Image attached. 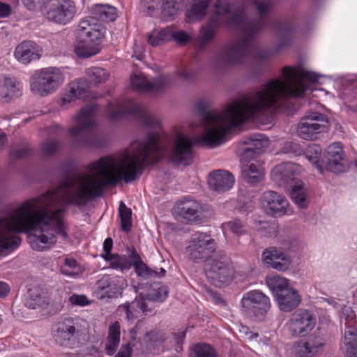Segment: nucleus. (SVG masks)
<instances>
[{
    "instance_id": "obj_30",
    "label": "nucleus",
    "mask_w": 357,
    "mask_h": 357,
    "mask_svg": "<svg viewBox=\"0 0 357 357\" xmlns=\"http://www.w3.org/2000/svg\"><path fill=\"white\" fill-rule=\"evenodd\" d=\"M291 190L290 197L294 204L301 208H307L310 199L308 189L301 180H296L290 185Z\"/></svg>"
},
{
    "instance_id": "obj_21",
    "label": "nucleus",
    "mask_w": 357,
    "mask_h": 357,
    "mask_svg": "<svg viewBox=\"0 0 357 357\" xmlns=\"http://www.w3.org/2000/svg\"><path fill=\"white\" fill-rule=\"evenodd\" d=\"M241 160L242 177L245 182L254 185L262 181L264 169L257 160L252 158L249 160L248 158L242 156Z\"/></svg>"
},
{
    "instance_id": "obj_54",
    "label": "nucleus",
    "mask_w": 357,
    "mask_h": 357,
    "mask_svg": "<svg viewBox=\"0 0 357 357\" xmlns=\"http://www.w3.org/2000/svg\"><path fill=\"white\" fill-rule=\"evenodd\" d=\"M11 13V7L9 4L0 1V18L8 17Z\"/></svg>"
},
{
    "instance_id": "obj_20",
    "label": "nucleus",
    "mask_w": 357,
    "mask_h": 357,
    "mask_svg": "<svg viewBox=\"0 0 357 357\" xmlns=\"http://www.w3.org/2000/svg\"><path fill=\"white\" fill-rule=\"evenodd\" d=\"M326 157L328 170L333 173H342L346 171L347 166L340 143L335 142L329 145L326 149Z\"/></svg>"
},
{
    "instance_id": "obj_19",
    "label": "nucleus",
    "mask_w": 357,
    "mask_h": 357,
    "mask_svg": "<svg viewBox=\"0 0 357 357\" xmlns=\"http://www.w3.org/2000/svg\"><path fill=\"white\" fill-rule=\"evenodd\" d=\"M144 114L142 106L134 105L130 100H120L108 104L106 116L110 120H116L127 114Z\"/></svg>"
},
{
    "instance_id": "obj_52",
    "label": "nucleus",
    "mask_w": 357,
    "mask_h": 357,
    "mask_svg": "<svg viewBox=\"0 0 357 357\" xmlns=\"http://www.w3.org/2000/svg\"><path fill=\"white\" fill-rule=\"evenodd\" d=\"M345 321V327L348 325L349 321H352L356 319V314L351 307L344 306L342 311V319Z\"/></svg>"
},
{
    "instance_id": "obj_51",
    "label": "nucleus",
    "mask_w": 357,
    "mask_h": 357,
    "mask_svg": "<svg viewBox=\"0 0 357 357\" xmlns=\"http://www.w3.org/2000/svg\"><path fill=\"white\" fill-rule=\"evenodd\" d=\"M190 36L186 32L183 31H175L172 29V40H174L177 43L183 45L190 40Z\"/></svg>"
},
{
    "instance_id": "obj_2",
    "label": "nucleus",
    "mask_w": 357,
    "mask_h": 357,
    "mask_svg": "<svg viewBox=\"0 0 357 357\" xmlns=\"http://www.w3.org/2000/svg\"><path fill=\"white\" fill-rule=\"evenodd\" d=\"M321 76L301 68L284 67L282 78L266 82L250 93L228 102L222 110L201 111L203 130L197 141L208 147L223 143L234 128L248 121L261 124L271 122L273 115L289 98L301 97L308 84L319 82Z\"/></svg>"
},
{
    "instance_id": "obj_58",
    "label": "nucleus",
    "mask_w": 357,
    "mask_h": 357,
    "mask_svg": "<svg viewBox=\"0 0 357 357\" xmlns=\"http://www.w3.org/2000/svg\"><path fill=\"white\" fill-rule=\"evenodd\" d=\"M241 333L245 335L248 339H253L254 337H257L258 335L257 333H253L249 331L248 328L245 326H241L239 329Z\"/></svg>"
},
{
    "instance_id": "obj_57",
    "label": "nucleus",
    "mask_w": 357,
    "mask_h": 357,
    "mask_svg": "<svg viewBox=\"0 0 357 357\" xmlns=\"http://www.w3.org/2000/svg\"><path fill=\"white\" fill-rule=\"evenodd\" d=\"M113 246V241L111 238H107L105 240L103 243V250L105 251V254H102V255H112L110 253Z\"/></svg>"
},
{
    "instance_id": "obj_31",
    "label": "nucleus",
    "mask_w": 357,
    "mask_h": 357,
    "mask_svg": "<svg viewBox=\"0 0 357 357\" xmlns=\"http://www.w3.org/2000/svg\"><path fill=\"white\" fill-rule=\"evenodd\" d=\"M88 88L87 82L83 79L73 82L69 85V89L61 99L62 103L68 104L73 101L85 97Z\"/></svg>"
},
{
    "instance_id": "obj_17",
    "label": "nucleus",
    "mask_w": 357,
    "mask_h": 357,
    "mask_svg": "<svg viewBox=\"0 0 357 357\" xmlns=\"http://www.w3.org/2000/svg\"><path fill=\"white\" fill-rule=\"evenodd\" d=\"M261 260L266 266L282 272L289 270L291 264V257L275 247L266 249Z\"/></svg>"
},
{
    "instance_id": "obj_53",
    "label": "nucleus",
    "mask_w": 357,
    "mask_h": 357,
    "mask_svg": "<svg viewBox=\"0 0 357 357\" xmlns=\"http://www.w3.org/2000/svg\"><path fill=\"white\" fill-rule=\"evenodd\" d=\"M283 152L284 153H293L296 155H300L301 150L300 146L297 144L289 142H287L283 147Z\"/></svg>"
},
{
    "instance_id": "obj_61",
    "label": "nucleus",
    "mask_w": 357,
    "mask_h": 357,
    "mask_svg": "<svg viewBox=\"0 0 357 357\" xmlns=\"http://www.w3.org/2000/svg\"><path fill=\"white\" fill-rule=\"evenodd\" d=\"M185 335L186 334H185V331L178 332L176 335H175L176 342L178 344L182 343L183 340H184V338L185 337Z\"/></svg>"
},
{
    "instance_id": "obj_25",
    "label": "nucleus",
    "mask_w": 357,
    "mask_h": 357,
    "mask_svg": "<svg viewBox=\"0 0 357 357\" xmlns=\"http://www.w3.org/2000/svg\"><path fill=\"white\" fill-rule=\"evenodd\" d=\"M142 293L132 302L126 303L119 307V312L124 313L126 319L132 321L136 319L142 317L149 310L145 303L144 298L141 296Z\"/></svg>"
},
{
    "instance_id": "obj_28",
    "label": "nucleus",
    "mask_w": 357,
    "mask_h": 357,
    "mask_svg": "<svg viewBox=\"0 0 357 357\" xmlns=\"http://www.w3.org/2000/svg\"><path fill=\"white\" fill-rule=\"evenodd\" d=\"M248 146L245 149L243 157L248 158L251 153L259 154L269 145V139L264 134H256L248 137L244 141Z\"/></svg>"
},
{
    "instance_id": "obj_41",
    "label": "nucleus",
    "mask_w": 357,
    "mask_h": 357,
    "mask_svg": "<svg viewBox=\"0 0 357 357\" xmlns=\"http://www.w3.org/2000/svg\"><path fill=\"white\" fill-rule=\"evenodd\" d=\"M102 257L110 263L112 268L121 271L128 270L132 265V259H129L125 255H102Z\"/></svg>"
},
{
    "instance_id": "obj_39",
    "label": "nucleus",
    "mask_w": 357,
    "mask_h": 357,
    "mask_svg": "<svg viewBox=\"0 0 357 357\" xmlns=\"http://www.w3.org/2000/svg\"><path fill=\"white\" fill-rule=\"evenodd\" d=\"M182 8L181 1L178 0H164L161 15L164 20L169 21L173 20Z\"/></svg>"
},
{
    "instance_id": "obj_34",
    "label": "nucleus",
    "mask_w": 357,
    "mask_h": 357,
    "mask_svg": "<svg viewBox=\"0 0 357 357\" xmlns=\"http://www.w3.org/2000/svg\"><path fill=\"white\" fill-rule=\"evenodd\" d=\"M344 344L346 357H357V328L354 326L345 327Z\"/></svg>"
},
{
    "instance_id": "obj_7",
    "label": "nucleus",
    "mask_w": 357,
    "mask_h": 357,
    "mask_svg": "<svg viewBox=\"0 0 357 357\" xmlns=\"http://www.w3.org/2000/svg\"><path fill=\"white\" fill-rule=\"evenodd\" d=\"M64 82V75L56 67L41 69L31 77L30 88L33 93L46 96L59 89Z\"/></svg>"
},
{
    "instance_id": "obj_49",
    "label": "nucleus",
    "mask_w": 357,
    "mask_h": 357,
    "mask_svg": "<svg viewBox=\"0 0 357 357\" xmlns=\"http://www.w3.org/2000/svg\"><path fill=\"white\" fill-rule=\"evenodd\" d=\"M59 148V143L55 140H48L41 146V151L44 155L55 153Z\"/></svg>"
},
{
    "instance_id": "obj_24",
    "label": "nucleus",
    "mask_w": 357,
    "mask_h": 357,
    "mask_svg": "<svg viewBox=\"0 0 357 357\" xmlns=\"http://www.w3.org/2000/svg\"><path fill=\"white\" fill-rule=\"evenodd\" d=\"M324 345L320 337L310 336L305 340L296 342L293 345L294 352L300 357H312L320 351Z\"/></svg>"
},
{
    "instance_id": "obj_38",
    "label": "nucleus",
    "mask_w": 357,
    "mask_h": 357,
    "mask_svg": "<svg viewBox=\"0 0 357 357\" xmlns=\"http://www.w3.org/2000/svg\"><path fill=\"white\" fill-rule=\"evenodd\" d=\"M167 287L160 282L150 284L146 295V299L155 302L164 301L168 296Z\"/></svg>"
},
{
    "instance_id": "obj_35",
    "label": "nucleus",
    "mask_w": 357,
    "mask_h": 357,
    "mask_svg": "<svg viewBox=\"0 0 357 357\" xmlns=\"http://www.w3.org/2000/svg\"><path fill=\"white\" fill-rule=\"evenodd\" d=\"M191 8L186 11V20L194 22L202 20L206 15L211 0H195Z\"/></svg>"
},
{
    "instance_id": "obj_4",
    "label": "nucleus",
    "mask_w": 357,
    "mask_h": 357,
    "mask_svg": "<svg viewBox=\"0 0 357 357\" xmlns=\"http://www.w3.org/2000/svg\"><path fill=\"white\" fill-rule=\"evenodd\" d=\"M217 248V243L208 233L197 232L188 241L185 253L193 263L206 261L207 278L216 287H221L234 277V269L229 259L225 255L211 258Z\"/></svg>"
},
{
    "instance_id": "obj_47",
    "label": "nucleus",
    "mask_w": 357,
    "mask_h": 357,
    "mask_svg": "<svg viewBox=\"0 0 357 357\" xmlns=\"http://www.w3.org/2000/svg\"><path fill=\"white\" fill-rule=\"evenodd\" d=\"M61 270L63 275L72 277L79 274L80 266L74 258L66 257Z\"/></svg>"
},
{
    "instance_id": "obj_37",
    "label": "nucleus",
    "mask_w": 357,
    "mask_h": 357,
    "mask_svg": "<svg viewBox=\"0 0 357 357\" xmlns=\"http://www.w3.org/2000/svg\"><path fill=\"white\" fill-rule=\"evenodd\" d=\"M266 283L272 291L275 298L278 297L279 295L291 287L288 279L278 275L267 277L266 279Z\"/></svg>"
},
{
    "instance_id": "obj_9",
    "label": "nucleus",
    "mask_w": 357,
    "mask_h": 357,
    "mask_svg": "<svg viewBox=\"0 0 357 357\" xmlns=\"http://www.w3.org/2000/svg\"><path fill=\"white\" fill-rule=\"evenodd\" d=\"M328 127V119L324 114L309 112L298 123L297 133L303 139L314 140L318 137L319 134L326 132Z\"/></svg>"
},
{
    "instance_id": "obj_18",
    "label": "nucleus",
    "mask_w": 357,
    "mask_h": 357,
    "mask_svg": "<svg viewBox=\"0 0 357 357\" xmlns=\"http://www.w3.org/2000/svg\"><path fill=\"white\" fill-rule=\"evenodd\" d=\"M41 55V47L31 40L21 42L16 46L13 52L15 59L23 65H28L32 61L40 59Z\"/></svg>"
},
{
    "instance_id": "obj_60",
    "label": "nucleus",
    "mask_w": 357,
    "mask_h": 357,
    "mask_svg": "<svg viewBox=\"0 0 357 357\" xmlns=\"http://www.w3.org/2000/svg\"><path fill=\"white\" fill-rule=\"evenodd\" d=\"M9 287L6 282H0V297L5 296L9 292Z\"/></svg>"
},
{
    "instance_id": "obj_59",
    "label": "nucleus",
    "mask_w": 357,
    "mask_h": 357,
    "mask_svg": "<svg viewBox=\"0 0 357 357\" xmlns=\"http://www.w3.org/2000/svg\"><path fill=\"white\" fill-rule=\"evenodd\" d=\"M12 155L15 158H22L26 155L28 150L26 149H20L19 150H12Z\"/></svg>"
},
{
    "instance_id": "obj_8",
    "label": "nucleus",
    "mask_w": 357,
    "mask_h": 357,
    "mask_svg": "<svg viewBox=\"0 0 357 357\" xmlns=\"http://www.w3.org/2000/svg\"><path fill=\"white\" fill-rule=\"evenodd\" d=\"M44 17L57 25H66L75 17L77 10L74 0H47L41 8Z\"/></svg>"
},
{
    "instance_id": "obj_29",
    "label": "nucleus",
    "mask_w": 357,
    "mask_h": 357,
    "mask_svg": "<svg viewBox=\"0 0 357 357\" xmlns=\"http://www.w3.org/2000/svg\"><path fill=\"white\" fill-rule=\"evenodd\" d=\"M126 286V281L121 277L103 276L98 282V287L105 291L109 297L121 293Z\"/></svg>"
},
{
    "instance_id": "obj_10",
    "label": "nucleus",
    "mask_w": 357,
    "mask_h": 357,
    "mask_svg": "<svg viewBox=\"0 0 357 357\" xmlns=\"http://www.w3.org/2000/svg\"><path fill=\"white\" fill-rule=\"evenodd\" d=\"M243 310L255 320H262L271 307L269 298L259 290L245 292L241 298Z\"/></svg>"
},
{
    "instance_id": "obj_40",
    "label": "nucleus",
    "mask_w": 357,
    "mask_h": 357,
    "mask_svg": "<svg viewBox=\"0 0 357 357\" xmlns=\"http://www.w3.org/2000/svg\"><path fill=\"white\" fill-rule=\"evenodd\" d=\"M172 28L167 27L160 31H153L148 36L147 41L152 46H159L172 40Z\"/></svg>"
},
{
    "instance_id": "obj_63",
    "label": "nucleus",
    "mask_w": 357,
    "mask_h": 357,
    "mask_svg": "<svg viewBox=\"0 0 357 357\" xmlns=\"http://www.w3.org/2000/svg\"><path fill=\"white\" fill-rule=\"evenodd\" d=\"M6 142V136L4 132L0 130V149L5 145Z\"/></svg>"
},
{
    "instance_id": "obj_56",
    "label": "nucleus",
    "mask_w": 357,
    "mask_h": 357,
    "mask_svg": "<svg viewBox=\"0 0 357 357\" xmlns=\"http://www.w3.org/2000/svg\"><path fill=\"white\" fill-rule=\"evenodd\" d=\"M131 348L128 344L123 345L115 357H131Z\"/></svg>"
},
{
    "instance_id": "obj_23",
    "label": "nucleus",
    "mask_w": 357,
    "mask_h": 357,
    "mask_svg": "<svg viewBox=\"0 0 357 357\" xmlns=\"http://www.w3.org/2000/svg\"><path fill=\"white\" fill-rule=\"evenodd\" d=\"M202 210L199 202L185 197L177 204L175 213L186 221H195L199 218Z\"/></svg>"
},
{
    "instance_id": "obj_13",
    "label": "nucleus",
    "mask_w": 357,
    "mask_h": 357,
    "mask_svg": "<svg viewBox=\"0 0 357 357\" xmlns=\"http://www.w3.org/2000/svg\"><path fill=\"white\" fill-rule=\"evenodd\" d=\"M194 141L188 135L181 132L176 134L174 146L168 153V158L172 162L189 165L194 157Z\"/></svg>"
},
{
    "instance_id": "obj_12",
    "label": "nucleus",
    "mask_w": 357,
    "mask_h": 357,
    "mask_svg": "<svg viewBox=\"0 0 357 357\" xmlns=\"http://www.w3.org/2000/svg\"><path fill=\"white\" fill-rule=\"evenodd\" d=\"M97 109L96 105H91L82 108L75 116V125L68 131L72 138H77L81 143H86V132L96 126L94 115Z\"/></svg>"
},
{
    "instance_id": "obj_62",
    "label": "nucleus",
    "mask_w": 357,
    "mask_h": 357,
    "mask_svg": "<svg viewBox=\"0 0 357 357\" xmlns=\"http://www.w3.org/2000/svg\"><path fill=\"white\" fill-rule=\"evenodd\" d=\"M25 3L29 9H32L35 7L36 4L40 2V0H24Z\"/></svg>"
},
{
    "instance_id": "obj_26",
    "label": "nucleus",
    "mask_w": 357,
    "mask_h": 357,
    "mask_svg": "<svg viewBox=\"0 0 357 357\" xmlns=\"http://www.w3.org/2000/svg\"><path fill=\"white\" fill-rule=\"evenodd\" d=\"M22 85L15 77H6L0 82V102H10L21 94Z\"/></svg>"
},
{
    "instance_id": "obj_32",
    "label": "nucleus",
    "mask_w": 357,
    "mask_h": 357,
    "mask_svg": "<svg viewBox=\"0 0 357 357\" xmlns=\"http://www.w3.org/2000/svg\"><path fill=\"white\" fill-rule=\"evenodd\" d=\"M129 258H131L135 271L139 277L148 279L159 275L158 272L151 269L142 261L135 250L132 249L129 250Z\"/></svg>"
},
{
    "instance_id": "obj_36",
    "label": "nucleus",
    "mask_w": 357,
    "mask_h": 357,
    "mask_svg": "<svg viewBox=\"0 0 357 357\" xmlns=\"http://www.w3.org/2000/svg\"><path fill=\"white\" fill-rule=\"evenodd\" d=\"M91 13L96 19L104 22H112L117 17L115 7L109 4H96L91 8Z\"/></svg>"
},
{
    "instance_id": "obj_64",
    "label": "nucleus",
    "mask_w": 357,
    "mask_h": 357,
    "mask_svg": "<svg viewBox=\"0 0 357 357\" xmlns=\"http://www.w3.org/2000/svg\"><path fill=\"white\" fill-rule=\"evenodd\" d=\"M329 304L332 305H335L336 304V302L334 299L331 298V299H326V300Z\"/></svg>"
},
{
    "instance_id": "obj_16",
    "label": "nucleus",
    "mask_w": 357,
    "mask_h": 357,
    "mask_svg": "<svg viewBox=\"0 0 357 357\" xmlns=\"http://www.w3.org/2000/svg\"><path fill=\"white\" fill-rule=\"evenodd\" d=\"M302 172L299 165L293 162H283L276 165L271 172L272 179L280 186L290 185L297 179L295 176Z\"/></svg>"
},
{
    "instance_id": "obj_14",
    "label": "nucleus",
    "mask_w": 357,
    "mask_h": 357,
    "mask_svg": "<svg viewBox=\"0 0 357 357\" xmlns=\"http://www.w3.org/2000/svg\"><path fill=\"white\" fill-rule=\"evenodd\" d=\"M171 84L168 75H161L151 81L148 80L142 73H134L130 77L133 90L140 93H157L165 90Z\"/></svg>"
},
{
    "instance_id": "obj_45",
    "label": "nucleus",
    "mask_w": 357,
    "mask_h": 357,
    "mask_svg": "<svg viewBox=\"0 0 357 357\" xmlns=\"http://www.w3.org/2000/svg\"><path fill=\"white\" fill-rule=\"evenodd\" d=\"M321 155V149L317 144H312L308 146L305 153V158L312 164L314 165L317 169L321 172H324V169L319 164V160Z\"/></svg>"
},
{
    "instance_id": "obj_3",
    "label": "nucleus",
    "mask_w": 357,
    "mask_h": 357,
    "mask_svg": "<svg viewBox=\"0 0 357 357\" xmlns=\"http://www.w3.org/2000/svg\"><path fill=\"white\" fill-rule=\"evenodd\" d=\"M236 0H218L215 3V15L208 24L203 26L199 34L202 45L209 40L214 34L215 26L223 24L238 30L242 35L241 43H231L218 53L215 61L220 65H234L242 61L250 50V41L252 35L264 28L266 15L269 13L273 3L270 0H257L252 2L259 13L256 22H250L245 12L235 7Z\"/></svg>"
},
{
    "instance_id": "obj_15",
    "label": "nucleus",
    "mask_w": 357,
    "mask_h": 357,
    "mask_svg": "<svg viewBox=\"0 0 357 357\" xmlns=\"http://www.w3.org/2000/svg\"><path fill=\"white\" fill-rule=\"evenodd\" d=\"M259 205L266 214L273 217H281L287 213L289 203L282 195L273 190H267L261 195Z\"/></svg>"
},
{
    "instance_id": "obj_42",
    "label": "nucleus",
    "mask_w": 357,
    "mask_h": 357,
    "mask_svg": "<svg viewBox=\"0 0 357 357\" xmlns=\"http://www.w3.org/2000/svg\"><path fill=\"white\" fill-rule=\"evenodd\" d=\"M190 357H216L217 354L214 348L206 343H197L194 344L190 350Z\"/></svg>"
},
{
    "instance_id": "obj_6",
    "label": "nucleus",
    "mask_w": 357,
    "mask_h": 357,
    "mask_svg": "<svg viewBox=\"0 0 357 357\" xmlns=\"http://www.w3.org/2000/svg\"><path fill=\"white\" fill-rule=\"evenodd\" d=\"M87 326L85 320L65 317L52 326V334L60 345L73 347L77 344L79 337L86 332Z\"/></svg>"
},
{
    "instance_id": "obj_46",
    "label": "nucleus",
    "mask_w": 357,
    "mask_h": 357,
    "mask_svg": "<svg viewBox=\"0 0 357 357\" xmlns=\"http://www.w3.org/2000/svg\"><path fill=\"white\" fill-rule=\"evenodd\" d=\"M86 76L91 84H97L106 81L108 79L109 74L103 68L92 67L87 70Z\"/></svg>"
},
{
    "instance_id": "obj_22",
    "label": "nucleus",
    "mask_w": 357,
    "mask_h": 357,
    "mask_svg": "<svg viewBox=\"0 0 357 357\" xmlns=\"http://www.w3.org/2000/svg\"><path fill=\"white\" fill-rule=\"evenodd\" d=\"M208 183L213 190L220 193L231 189L234 185L235 179L228 171L218 169L210 173Z\"/></svg>"
},
{
    "instance_id": "obj_27",
    "label": "nucleus",
    "mask_w": 357,
    "mask_h": 357,
    "mask_svg": "<svg viewBox=\"0 0 357 357\" xmlns=\"http://www.w3.org/2000/svg\"><path fill=\"white\" fill-rule=\"evenodd\" d=\"M278 307L283 312H290L301 302V296L293 287L275 298Z\"/></svg>"
},
{
    "instance_id": "obj_55",
    "label": "nucleus",
    "mask_w": 357,
    "mask_h": 357,
    "mask_svg": "<svg viewBox=\"0 0 357 357\" xmlns=\"http://www.w3.org/2000/svg\"><path fill=\"white\" fill-rule=\"evenodd\" d=\"M160 0H142V3L150 11H153L159 6Z\"/></svg>"
},
{
    "instance_id": "obj_44",
    "label": "nucleus",
    "mask_w": 357,
    "mask_h": 357,
    "mask_svg": "<svg viewBox=\"0 0 357 357\" xmlns=\"http://www.w3.org/2000/svg\"><path fill=\"white\" fill-rule=\"evenodd\" d=\"M221 227L225 234L230 231L237 236H241L247 233L245 226L239 219H234L225 222L222 225Z\"/></svg>"
},
{
    "instance_id": "obj_43",
    "label": "nucleus",
    "mask_w": 357,
    "mask_h": 357,
    "mask_svg": "<svg viewBox=\"0 0 357 357\" xmlns=\"http://www.w3.org/2000/svg\"><path fill=\"white\" fill-rule=\"evenodd\" d=\"M47 304L46 297L40 294L38 289H31L25 299V305L32 309Z\"/></svg>"
},
{
    "instance_id": "obj_11",
    "label": "nucleus",
    "mask_w": 357,
    "mask_h": 357,
    "mask_svg": "<svg viewBox=\"0 0 357 357\" xmlns=\"http://www.w3.org/2000/svg\"><path fill=\"white\" fill-rule=\"evenodd\" d=\"M316 322V317L311 311L298 309L290 315L285 324V328L291 336L301 337L314 329Z\"/></svg>"
},
{
    "instance_id": "obj_33",
    "label": "nucleus",
    "mask_w": 357,
    "mask_h": 357,
    "mask_svg": "<svg viewBox=\"0 0 357 357\" xmlns=\"http://www.w3.org/2000/svg\"><path fill=\"white\" fill-rule=\"evenodd\" d=\"M121 326L118 321H115L109 326L108 336L105 345V351L107 355H113L120 343Z\"/></svg>"
},
{
    "instance_id": "obj_48",
    "label": "nucleus",
    "mask_w": 357,
    "mask_h": 357,
    "mask_svg": "<svg viewBox=\"0 0 357 357\" xmlns=\"http://www.w3.org/2000/svg\"><path fill=\"white\" fill-rule=\"evenodd\" d=\"M119 214L121 220V227L125 231H129L132 225V213L123 202H121Z\"/></svg>"
},
{
    "instance_id": "obj_5",
    "label": "nucleus",
    "mask_w": 357,
    "mask_h": 357,
    "mask_svg": "<svg viewBox=\"0 0 357 357\" xmlns=\"http://www.w3.org/2000/svg\"><path fill=\"white\" fill-rule=\"evenodd\" d=\"M78 33L81 39L75 45L77 56L88 58L100 52L105 28L97 22L96 19L88 17L82 20L78 26Z\"/></svg>"
},
{
    "instance_id": "obj_1",
    "label": "nucleus",
    "mask_w": 357,
    "mask_h": 357,
    "mask_svg": "<svg viewBox=\"0 0 357 357\" xmlns=\"http://www.w3.org/2000/svg\"><path fill=\"white\" fill-rule=\"evenodd\" d=\"M144 114V123L152 132L119 154L90 163L86 173L66 178L55 190L22 202L0 218V255L19 248L18 234H29L27 241L38 252L52 248L57 236L68 239V227L63 218L68 204H84L107 185L115 186L122 181L131 183L144 166L163 157L167 151L161 144L159 120Z\"/></svg>"
},
{
    "instance_id": "obj_50",
    "label": "nucleus",
    "mask_w": 357,
    "mask_h": 357,
    "mask_svg": "<svg viewBox=\"0 0 357 357\" xmlns=\"http://www.w3.org/2000/svg\"><path fill=\"white\" fill-rule=\"evenodd\" d=\"M69 301L73 305L79 306H86L91 303V301L84 295L73 294L69 298Z\"/></svg>"
}]
</instances>
